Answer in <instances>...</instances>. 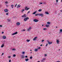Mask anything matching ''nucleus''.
Returning <instances> with one entry per match:
<instances>
[{
    "mask_svg": "<svg viewBox=\"0 0 62 62\" xmlns=\"http://www.w3.org/2000/svg\"><path fill=\"white\" fill-rule=\"evenodd\" d=\"M39 16H40L41 17H43L44 15H43V14L39 13Z\"/></svg>",
    "mask_w": 62,
    "mask_h": 62,
    "instance_id": "obj_1",
    "label": "nucleus"
},
{
    "mask_svg": "<svg viewBox=\"0 0 62 62\" xmlns=\"http://www.w3.org/2000/svg\"><path fill=\"white\" fill-rule=\"evenodd\" d=\"M28 19H29V17H27L24 19V21H27V20H28Z\"/></svg>",
    "mask_w": 62,
    "mask_h": 62,
    "instance_id": "obj_2",
    "label": "nucleus"
},
{
    "mask_svg": "<svg viewBox=\"0 0 62 62\" xmlns=\"http://www.w3.org/2000/svg\"><path fill=\"white\" fill-rule=\"evenodd\" d=\"M33 21L35 22H39V20L36 19H34L33 20Z\"/></svg>",
    "mask_w": 62,
    "mask_h": 62,
    "instance_id": "obj_3",
    "label": "nucleus"
},
{
    "mask_svg": "<svg viewBox=\"0 0 62 62\" xmlns=\"http://www.w3.org/2000/svg\"><path fill=\"white\" fill-rule=\"evenodd\" d=\"M31 29H32V27H30L27 30V31H29Z\"/></svg>",
    "mask_w": 62,
    "mask_h": 62,
    "instance_id": "obj_4",
    "label": "nucleus"
},
{
    "mask_svg": "<svg viewBox=\"0 0 62 62\" xmlns=\"http://www.w3.org/2000/svg\"><path fill=\"white\" fill-rule=\"evenodd\" d=\"M22 18H23H23H26V15L25 14H24L23 16H22Z\"/></svg>",
    "mask_w": 62,
    "mask_h": 62,
    "instance_id": "obj_5",
    "label": "nucleus"
},
{
    "mask_svg": "<svg viewBox=\"0 0 62 62\" xmlns=\"http://www.w3.org/2000/svg\"><path fill=\"white\" fill-rule=\"evenodd\" d=\"M27 8V6H26L25 8V10H28V9H30V8ZM26 8L27 9H26Z\"/></svg>",
    "mask_w": 62,
    "mask_h": 62,
    "instance_id": "obj_6",
    "label": "nucleus"
},
{
    "mask_svg": "<svg viewBox=\"0 0 62 62\" xmlns=\"http://www.w3.org/2000/svg\"><path fill=\"white\" fill-rule=\"evenodd\" d=\"M8 10V9H6L4 10L5 12H7Z\"/></svg>",
    "mask_w": 62,
    "mask_h": 62,
    "instance_id": "obj_7",
    "label": "nucleus"
},
{
    "mask_svg": "<svg viewBox=\"0 0 62 62\" xmlns=\"http://www.w3.org/2000/svg\"><path fill=\"white\" fill-rule=\"evenodd\" d=\"M56 42L57 43V44H59V39H57L56 41Z\"/></svg>",
    "mask_w": 62,
    "mask_h": 62,
    "instance_id": "obj_8",
    "label": "nucleus"
},
{
    "mask_svg": "<svg viewBox=\"0 0 62 62\" xmlns=\"http://www.w3.org/2000/svg\"><path fill=\"white\" fill-rule=\"evenodd\" d=\"M7 37L5 36H3L2 37L3 39H6Z\"/></svg>",
    "mask_w": 62,
    "mask_h": 62,
    "instance_id": "obj_9",
    "label": "nucleus"
},
{
    "mask_svg": "<svg viewBox=\"0 0 62 62\" xmlns=\"http://www.w3.org/2000/svg\"><path fill=\"white\" fill-rule=\"evenodd\" d=\"M21 56V58L22 59H23L24 58V55H22Z\"/></svg>",
    "mask_w": 62,
    "mask_h": 62,
    "instance_id": "obj_10",
    "label": "nucleus"
},
{
    "mask_svg": "<svg viewBox=\"0 0 62 62\" xmlns=\"http://www.w3.org/2000/svg\"><path fill=\"white\" fill-rule=\"evenodd\" d=\"M21 7V5H17V8H20Z\"/></svg>",
    "mask_w": 62,
    "mask_h": 62,
    "instance_id": "obj_11",
    "label": "nucleus"
},
{
    "mask_svg": "<svg viewBox=\"0 0 62 62\" xmlns=\"http://www.w3.org/2000/svg\"><path fill=\"white\" fill-rule=\"evenodd\" d=\"M16 24L17 25H19L20 24V23L19 22H17L16 23Z\"/></svg>",
    "mask_w": 62,
    "mask_h": 62,
    "instance_id": "obj_12",
    "label": "nucleus"
},
{
    "mask_svg": "<svg viewBox=\"0 0 62 62\" xmlns=\"http://www.w3.org/2000/svg\"><path fill=\"white\" fill-rule=\"evenodd\" d=\"M17 32H16L15 33H13L12 34V35H16V34H17Z\"/></svg>",
    "mask_w": 62,
    "mask_h": 62,
    "instance_id": "obj_13",
    "label": "nucleus"
},
{
    "mask_svg": "<svg viewBox=\"0 0 62 62\" xmlns=\"http://www.w3.org/2000/svg\"><path fill=\"white\" fill-rule=\"evenodd\" d=\"M48 44H52V42H49V41H48Z\"/></svg>",
    "mask_w": 62,
    "mask_h": 62,
    "instance_id": "obj_14",
    "label": "nucleus"
},
{
    "mask_svg": "<svg viewBox=\"0 0 62 62\" xmlns=\"http://www.w3.org/2000/svg\"><path fill=\"white\" fill-rule=\"evenodd\" d=\"M38 38L37 37H35L34 38H33V40H35L36 39H37Z\"/></svg>",
    "mask_w": 62,
    "mask_h": 62,
    "instance_id": "obj_15",
    "label": "nucleus"
},
{
    "mask_svg": "<svg viewBox=\"0 0 62 62\" xmlns=\"http://www.w3.org/2000/svg\"><path fill=\"white\" fill-rule=\"evenodd\" d=\"M11 6L12 7V8H13V7H14V5H11Z\"/></svg>",
    "mask_w": 62,
    "mask_h": 62,
    "instance_id": "obj_16",
    "label": "nucleus"
},
{
    "mask_svg": "<svg viewBox=\"0 0 62 62\" xmlns=\"http://www.w3.org/2000/svg\"><path fill=\"white\" fill-rule=\"evenodd\" d=\"M24 11V9H22L21 10V12L22 13H23V12Z\"/></svg>",
    "mask_w": 62,
    "mask_h": 62,
    "instance_id": "obj_17",
    "label": "nucleus"
},
{
    "mask_svg": "<svg viewBox=\"0 0 62 62\" xmlns=\"http://www.w3.org/2000/svg\"><path fill=\"white\" fill-rule=\"evenodd\" d=\"M37 11H36L35 12H33V13H32V14H35V13H36V12H37Z\"/></svg>",
    "mask_w": 62,
    "mask_h": 62,
    "instance_id": "obj_18",
    "label": "nucleus"
},
{
    "mask_svg": "<svg viewBox=\"0 0 62 62\" xmlns=\"http://www.w3.org/2000/svg\"><path fill=\"white\" fill-rule=\"evenodd\" d=\"M38 51V49H35L34 50V51L35 52H37V51Z\"/></svg>",
    "mask_w": 62,
    "mask_h": 62,
    "instance_id": "obj_19",
    "label": "nucleus"
},
{
    "mask_svg": "<svg viewBox=\"0 0 62 62\" xmlns=\"http://www.w3.org/2000/svg\"><path fill=\"white\" fill-rule=\"evenodd\" d=\"M25 60L26 61H27L29 60L28 59H25Z\"/></svg>",
    "mask_w": 62,
    "mask_h": 62,
    "instance_id": "obj_20",
    "label": "nucleus"
},
{
    "mask_svg": "<svg viewBox=\"0 0 62 62\" xmlns=\"http://www.w3.org/2000/svg\"><path fill=\"white\" fill-rule=\"evenodd\" d=\"M47 24H48L49 25V24H50V22H47Z\"/></svg>",
    "mask_w": 62,
    "mask_h": 62,
    "instance_id": "obj_21",
    "label": "nucleus"
},
{
    "mask_svg": "<svg viewBox=\"0 0 62 62\" xmlns=\"http://www.w3.org/2000/svg\"><path fill=\"white\" fill-rule=\"evenodd\" d=\"M46 27H48L49 26V25H46Z\"/></svg>",
    "mask_w": 62,
    "mask_h": 62,
    "instance_id": "obj_22",
    "label": "nucleus"
},
{
    "mask_svg": "<svg viewBox=\"0 0 62 62\" xmlns=\"http://www.w3.org/2000/svg\"><path fill=\"white\" fill-rule=\"evenodd\" d=\"M4 46V44L2 45L1 46V48H3V47Z\"/></svg>",
    "mask_w": 62,
    "mask_h": 62,
    "instance_id": "obj_23",
    "label": "nucleus"
},
{
    "mask_svg": "<svg viewBox=\"0 0 62 62\" xmlns=\"http://www.w3.org/2000/svg\"><path fill=\"white\" fill-rule=\"evenodd\" d=\"M42 11V9H39L38 10V11H39V12H40V11Z\"/></svg>",
    "mask_w": 62,
    "mask_h": 62,
    "instance_id": "obj_24",
    "label": "nucleus"
},
{
    "mask_svg": "<svg viewBox=\"0 0 62 62\" xmlns=\"http://www.w3.org/2000/svg\"><path fill=\"white\" fill-rule=\"evenodd\" d=\"M43 30H47V28H43Z\"/></svg>",
    "mask_w": 62,
    "mask_h": 62,
    "instance_id": "obj_25",
    "label": "nucleus"
},
{
    "mask_svg": "<svg viewBox=\"0 0 62 62\" xmlns=\"http://www.w3.org/2000/svg\"><path fill=\"white\" fill-rule=\"evenodd\" d=\"M45 13H46V14H49V13H48V12H46Z\"/></svg>",
    "mask_w": 62,
    "mask_h": 62,
    "instance_id": "obj_26",
    "label": "nucleus"
},
{
    "mask_svg": "<svg viewBox=\"0 0 62 62\" xmlns=\"http://www.w3.org/2000/svg\"><path fill=\"white\" fill-rule=\"evenodd\" d=\"M30 39L29 40H28V39H27L26 40L27 41V42H29V41H30Z\"/></svg>",
    "mask_w": 62,
    "mask_h": 62,
    "instance_id": "obj_27",
    "label": "nucleus"
},
{
    "mask_svg": "<svg viewBox=\"0 0 62 62\" xmlns=\"http://www.w3.org/2000/svg\"><path fill=\"white\" fill-rule=\"evenodd\" d=\"M12 51H16V49H13L12 50Z\"/></svg>",
    "mask_w": 62,
    "mask_h": 62,
    "instance_id": "obj_28",
    "label": "nucleus"
},
{
    "mask_svg": "<svg viewBox=\"0 0 62 62\" xmlns=\"http://www.w3.org/2000/svg\"><path fill=\"white\" fill-rule=\"evenodd\" d=\"M21 31H25V29H23V30H22Z\"/></svg>",
    "mask_w": 62,
    "mask_h": 62,
    "instance_id": "obj_29",
    "label": "nucleus"
},
{
    "mask_svg": "<svg viewBox=\"0 0 62 62\" xmlns=\"http://www.w3.org/2000/svg\"><path fill=\"white\" fill-rule=\"evenodd\" d=\"M60 32H62V29L60 30Z\"/></svg>",
    "mask_w": 62,
    "mask_h": 62,
    "instance_id": "obj_30",
    "label": "nucleus"
},
{
    "mask_svg": "<svg viewBox=\"0 0 62 62\" xmlns=\"http://www.w3.org/2000/svg\"><path fill=\"white\" fill-rule=\"evenodd\" d=\"M13 57H15L16 56V54H14L13 55Z\"/></svg>",
    "mask_w": 62,
    "mask_h": 62,
    "instance_id": "obj_31",
    "label": "nucleus"
},
{
    "mask_svg": "<svg viewBox=\"0 0 62 62\" xmlns=\"http://www.w3.org/2000/svg\"><path fill=\"white\" fill-rule=\"evenodd\" d=\"M38 15H39V14H36V15H35V16H38Z\"/></svg>",
    "mask_w": 62,
    "mask_h": 62,
    "instance_id": "obj_32",
    "label": "nucleus"
},
{
    "mask_svg": "<svg viewBox=\"0 0 62 62\" xmlns=\"http://www.w3.org/2000/svg\"><path fill=\"white\" fill-rule=\"evenodd\" d=\"M7 20L9 22H10V20H9V19H7Z\"/></svg>",
    "mask_w": 62,
    "mask_h": 62,
    "instance_id": "obj_33",
    "label": "nucleus"
},
{
    "mask_svg": "<svg viewBox=\"0 0 62 62\" xmlns=\"http://www.w3.org/2000/svg\"><path fill=\"white\" fill-rule=\"evenodd\" d=\"M43 60H46V58H43Z\"/></svg>",
    "mask_w": 62,
    "mask_h": 62,
    "instance_id": "obj_34",
    "label": "nucleus"
},
{
    "mask_svg": "<svg viewBox=\"0 0 62 62\" xmlns=\"http://www.w3.org/2000/svg\"><path fill=\"white\" fill-rule=\"evenodd\" d=\"M5 4H8V2L7 1H6L5 3Z\"/></svg>",
    "mask_w": 62,
    "mask_h": 62,
    "instance_id": "obj_35",
    "label": "nucleus"
},
{
    "mask_svg": "<svg viewBox=\"0 0 62 62\" xmlns=\"http://www.w3.org/2000/svg\"><path fill=\"white\" fill-rule=\"evenodd\" d=\"M30 59H32V57L31 56L30 57Z\"/></svg>",
    "mask_w": 62,
    "mask_h": 62,
    "instance_id": "obj_36",
    "label": "nucleus"
},
{
    "mask_svg": "<svg viewBox=\"0 0 62 62\" xmlns=\"http://www.w3.org/2000/svg\"><path fill=\"white\" fill-rule=\"evenodd\" d=\"M17 4H16V5L15 6V7H16V6H17Z\"/></svg>",
    "mask_w": 62,
    "mask_h": 62,
    "instance_id": "obj_37",
    "label": "nucleus"
},
{
    "mask_svg": "<svg viewBox=\"0 0 62 62\" xmlns=\"http://www.w3.org/2000/svg\"><path fill=\"white\" fill-rule=\"evenodd\" d=\"M44 56H45V57H46V56H47V54H45L44 55Z\"/></svg>",
    "mask_w": 62,
    "mask_h": 62,
    "instance_id": "obj_38",
    "label": "nucleus"
},
{
    "mask_svg": "<svg viewBox=\"0 0 62 62\" xmlns=\"http://www.w3.org/2000/svg\"><path fill=\"white\" fill-rule=\"evenodd\" d=\"M44 41V40H43L41 42H43Z\"/></svg>",
    "mask_w": 62,
    "mask_h": 62,
    "instance_id": "obj_39",
    "label": "nucleus"
},
{
    "mask_svg": "<svg viewBox=\"0 0 62 62\" xmlns=\"http://www.w3.org/2000/svg\"><path fill=\"white\" fill-rule=\"evenodd\" d=\"M25 53V52H22V54H24Z\"/></svg>",
    "mask_w": 62,
    "mask_h": 62,
    "instance_id": "obj_40",
    "label": "nucleus"
},
{
    "mask_svg": "<svg viewBox=\"0 0 62 62\" xmlns=\"http://www.w3.org/2000/svg\"><path fill=\"white\" fill-rule=\"evenodd\" d=\"M30 13V11H29L27 13V14H28V13Z\"/></svg>",
    "mask_w": 62,
    "mask_h": 62,
    "instance_id": "obj_41",
    "label": "nucleus"
},
{
    "mask_svg": "<svg viewBox=\"0 0 62 62\" xmlns=\"http://www.w3.org/2000/svg\"><path fill=\"white\" fill-rule=\"evenodd\" d=\"M41 61L42 62H44V61L42 59L41 60Z\"/></svg>",
    "mask_w": 62,
    "mask_h": 62,
    "instance_id": "obj_42",
    "label": "nucleus"
},
{
    "mask_svg": "<svg viewBox=\"0 0 62 62\" xmlns=\"http://www.w3.org/2000/svg\"><path fill=\"white\" fill-rule=\"evenodd\" d=\"M4 54V53H2L1 55V56H2V55H3V54Z\"/></svg>",
    "mask_w": 62,
    "mask_h": 62,
    "instance_id": "obj_43",
    "label": "nucleus"
},
{
    "mask_svg": "<svg viewBox=\"0 0 62 62\" xmlns=\"http://www.w3.org/2000/svg\"><path fill=\"white\" fill-rule=\"evenodd\" d=\"M0 27H2V25H0Z\"/></svg>",
    "mask_w": 62,
    "mask_h": 62,
    "instance_id": "obj_44",
    "label": "nucleus"
},
{
    "mask_svg": "<svg viewBox=\"0 0 62 62\" xmlns=\"http://www.w3.org/2000/svg\"><path fill=\"white\" fill-rule=\"evenodd\" d=\"M48 44L47 43V44H46V46H48Z\"/></svg>",
    "mask_w": 62,
    "mask_h": 62,
    "instance_id": "obj_45",
    "label": "nucleus"
},
{
    "mask_svg": "<svg viewBox=\"0 0 62 62\" xmlns=\"http://www.w3.org/2000/svg\"><path fill=\"white\" fill-rule=\"evenodd\" d=\"M25 57L26 58H27V56H26Z\"/></svg>",
    "mask_w": 62,
    "mask_h": 62,
    "instance_id": "obj_46",
    "label": "nucleus"
},
{
    "mask_svg": "<svg viewBox=\"0 0 62 62\" xmlns=\"http://www.w3.org/2000/svg\"><path fill=\"white\" fill-rule=\"evenodd\" d=\"M11 62V60H9V62Z\"/></svg>",
    "mask_w": 62,
    "mask_h": 62,
    "instance_id": "obj_47",
    "label": "nucleus"
},
{
    "mask_svg": "<svg viewBox=\"0 0 62 62\" xmlns=\"http://www.w3.org/2000/svg\"><path fill=\"white\" fill-rule=\"evenodd\" d=\"M40 49V47H39L38 48V49Z\"/></svg>",
    "mask_w": 62,
    "mask_h": 62,
    "instance_id": "obj_48",
    "label": "nucleus"
},
{
    "mask_svg": "<svg viewBox=\"0 0 62 62\" xmlns=\"http://www.w3.org/2000/svg\"><path fill=\"white\" fill-rule=\"evenodd\" d=\"M6 15H8V13H7L6 14Z\"/></svg>",
    "mask_w": 62,
    "mask_h": 62,
    "instance_id": "obj_49",
    "label": "nucleus"
},
{
    "mask_svg": "<svg viewBox=\"0 0 62 62\" xmlns=\"http://www.w3.org/2000/svg\"><path fill=\"white\" fill-rule=\"evenodd\" d=\"M58 0H56V2H58Z\"/></svg>",
    "mask_w": 62,
    "mask_h": 62,
    "instance_id": "obj_50",
    "label": "nucleus"
},
{
    "mask_svg": "<svg viewBox=\"0 0 62 62\" xmlns=\"http://www.w3.org/2000/svg\"><path fill=\"white\" fill-rule=\"evenodd\" d=\"M1 34H4V32H1Z\"/></svg>",
    "mask_w": 62,
    "mask_h": 62,
    "instance_id": "obj_51",
    "label": "nucleus"
},
{
    "mask_svg": "<svg viewBox=\"0 0 62 62\" xmlns=\"http://www.w3.org/2000/svg\"><path fill=\"white\" fill-rule=\"evenodd\" d=\"M8 57V58H10V56H9Z\"/></svg>",
    "mask_w": 62,
    "mask_h": 62,
    "instance_id": "obj_52",
    "label": "nucleus"
},
{
    "mask_svg": "<svg viewBox=\"0 0 62 62\" xmlns=\"http://www.w3.org/2000/svg\"><path fill=\"white\" fill-rule=\"evenodd\" d=\"M43 4H46V3L44 2L43 3Z\"/></svg>",
    "mask_w": 62,
    "mask_h": 62,
    "instance_id": "obj_53",
    "label": "nucleus"
},
{
    "mask_svg": "<svg viewBox=\"0 0 62 62\" xmlns=\"http://www.w3.org/2000/svg\"><path fill=\"white\" fill-rule=\"evenodd\" d=\"M40 4H42V3H40Z\"/></svg>",
    "mask_w": 62,
    "mask_h": 62,
    "instance_id": "obj_54",
    "label": "nucleus"
},
{
    "mask_svg": "<svg viewBox=\"0 0 62 62\" xmlns=\"http://www.w3.org/2000/svg\"><path fill=\"white\" fill-rule=\"evenodd\" d=\"M6 6L7 7H8V5H6Z\"/></svg>",
    "mask_w": 62,
    "mask_h": 62,
    "instance_id": "obj_55",
    "label": "nucleus"
},
{
    "mask_svg": "<svg viewBox=\"0 0 62 62\" xmlns=\"http://www.w3.org/2000/svg\"><path fill=\"white\" fill-rule=\"evenodd\" d=\"M61 12H62V10H60Z\"/></svg>",
    "mask_w": 62,
    "mask_h": 62,
    "instance_id": "obj_56",
    "label": "nucleus"
},
{
    "mask_svg": "<svg viewBox=\"0 0 62 62\" xmlns=\"http://www.w3.org/2000/svg\"><path fill=\"white\" fill-rule=\"evenodd\" d=\"M40 46H42V45H40Z\"/></svg>",
    "mask_w": 62,
    "mask_h": 62,
    "instance_id": "obj_57",
    "label": "nucleus"
},
{
    "mask_svg": "<svg viewBox=\"0 0 62 62\" xmlns=\"http://www.w3.org/2000/svg\"><path fill=\"white\" fill-rule=\"evenodd\" d=\"M48 34H50V32H49L48 33Z\"/></svg>",
    "mask_w": 62,
    "mask_h": 62,
    "instance_id": "obj_58",
    "label": "nucleus"
},
{
    "mask_svg": "<svg viewBox=\"0 0 62 62\" xmlns=\"http://www.w3.org/2000/svg\"><path fill=\"white\" fill-rule=\"evenodd\" d=\"M56 28H57V26H56Z\"/></svg>",
    "mask_w": 62,
    "mask_h": 62,
    "instance_id": "obj_59",
    "label": "nucleus"
},
{
    "mask_svg": "<svg viewBox=\"0 0 62 62\" xmlns=\"http://www.w3.org/2000/svg\"><path fill=\"white\" fill-rule=\"evenodd\" d=\"M40 62V61H38L37 62Z\"/></svg>",
    "mask_w": 62,
    "mask_h": 62,
    "instance_id": "obj_60",
    "label": "nucleus"
},
{
    "mask_svg": "<svg viewBox=\"0 0 62 62\" xmlns=\"http://www.w3.org/2000/svg\"><path fill=\"white\" fill-rule=\"evenodd\" d=\"M32 53V52H31V53Z\"/></svg>",
    "mask_w": 62,
    "mask_h": 62,
    "instance_id": "obj_61",
    "label": "nucleus"
},
{
    "mask_svg": "<svg viewBox=\"0 0 62 62\" xmlns=\"http://www.w3.org/2000/svg\"><path fill=\"white\" fill-rule=\"evenodd\" d=\"M42 26H43V25H42Z\"/></svg>",
    "mask_w": 62,
    "mask_h": 62,
    "instance_id": "obj_62",
    "label": "nucleus"
},
{
    "mask_svg": "<svg viewBox=\"0 0 62 62\" xmlns=\"http://www.w3.org/2000/svg\"><path fill=\"white\" fill-rule=\"evenodd\" d=\"M30 51H32V50H31Z\"/></svg>",
    "mask_w": 62,
    "mask_h": 62,
    "instance_id": "obj_63",
    "label": "nucleus"
},
{
    "mask_svg": "<svg viewBox=\"0 0 62 62\" xmlns=\"http://www.w3.org/2000/svg\"><path fill=\"white\" fill-rule=\"evenodd\" d=\"M61 2H62V0H61Z\"/></svg>",
    "mask_w": 62,
    "mask_h": 62,
    "instance_id": "obj_64",
    "label": "nucleus"
}]
</instances>
